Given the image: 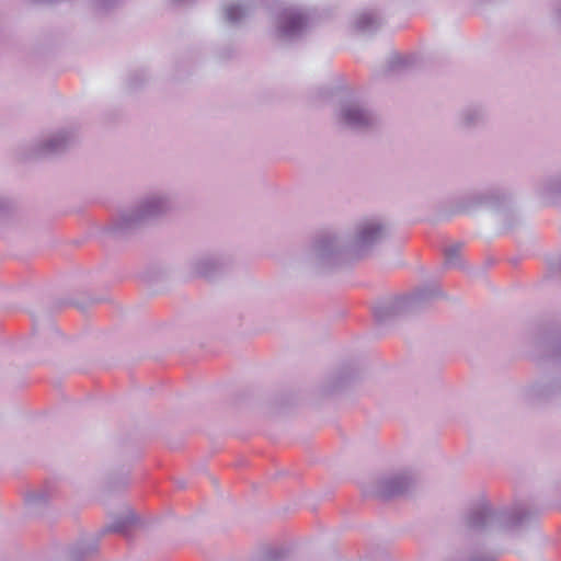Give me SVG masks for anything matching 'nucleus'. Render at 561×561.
<instances>
[{
    "mask_svg": "<svg viewBox=\"0 0 561 561\" xmlns=\"http://www.w3.org/2000/svg\"><path fill=\"white\" fill-rule=\"evenodd\" d=\"M100 536L80 538L70 543L62 552L60 561H90L93 560L100 551Z\"/></svg>",
    "mask_w": 561,
    "mask_h": 561,
    "instance_id": "obj_14",
    "label": "nucleus"
},
{
    "mask_svg": "<svg viewBox=\"0 0 561 561\" xmlns=\"http://www.w3.org/2000/svg\"><path fill=\"white\" fill-rule=\"evenodd\" d=\"M463 243L457 242L445 250V266L446 267H456L461 266L460 264V250L462 249Z\"/></svg>",
    "mask_w": 561,
    "mask_h": 561,
    "instance_id": "obj_25",
    "label": "nucleus"
},
{
    "mask_svg": "<svg viewBox=\"0 0 561 561\" xmlns=\"http://www.w3.org/2000/svg\"><path fill=\"white\" fill-rule=\"evenodd\" d=\"M252 10V4L248 2L230 3L224 7L222 16L225 22L232 26H237L251 13Z\"/></svg>",
    "mask_w": 561,
    "mask_h": 561,
    "instance_id": "obj_22",
    "label": "nucleus"
},
{
    "mask_svg": "<svg viewBox=\"0 0 561 561\" xmlns=\"http://www.w3.org/2000/svg\"><path fill=\"white\" fill-rule=\"evenodd\" d=\"M99 301H100V299H96V298H95V299H92V300H91V304H96V302H99Z\"/></svg>",
    "mask_w": 561,
    "mask_h": 561,
    "instance_id": "obj_36",
    "label": "nucleus"
},
{
    "mask_svg": "<svg viewBox=\"0 0 561 561\" xmlns=\"http://www.w3.org/2000/svg\"><path fill=\"white\" fill-rule=\"evenodd\" d=\"M137 523V517L134 512L128 511L123 516H116L113 522L104 526L98 534L100 538L108 533L119 534L127 537L131 527Z\"/></svg>",
    "mask_w": 561,
    "mask_h": 561,
    "instance_id": "obj_21",
    "label": "nucleus"
},
{
    "mask_svg": "<svg viewBox=\"0 0 561 561\" xmlns=\"http://www.w3.org/2000/svg\"><path fill=\"white\" fill-rule=\"evenodd\" d=\"M518 399L528 407H542L561 399V373L549 371L539 375L519 387Z\"/></svg>",
    "mask_w": 561,
    "mask_h": 561,
    "instance_id": "obj_8",
    "label": "nucleus"
},
{
    "mask_svg": "<svg viewBox=\"0 0 561 561\" xmlns=\"http://www.w3.org/2000/svg\"><path fill=\"white\" fill-rule=\"evenodd\" d=\"M122 0H92L94 9L100 13H106L121 4Z\"/></svg>",
    "mask_w": 561,
    "mask_h": 561,
    "instance_id": "obj_28",
    "label": "nucleus"
},
{
    "mask_svg": "<svg viewBox=\"0 0 561 561\" xmlns=\"http://www.w3.org/2000/svg\"><path fill=\"white\" fill-rule=\"evenodd\" d=\"M79 141V133L76 127H60L31 141L26 147V157L32 159L57 158L72 150Z\"/></svg>",
    "mask_w": 561,
    "mask_h": 561,
    "instance_id": "obj_7",
    "label": "nucleus"
},
{
    "mask_svg": "<svg viewBox=\"0 0 561 561\" xmlns=\"http://www.w3.org/2000/svg\"><path fill=\"white\" fill-rule=\"evenodd\" d=\"M523 217L516 209H507L503 215V225L506 229L511 230L516 226L522 225Z\"/></svg>",
    "mask_w": 561,
    "mask_h": 561,
    "instance_id": "obj_26",
    "label": "nucleus"
},
{
    "mask_svg": "<svg viewBox=\"0 0 561 561\" xmlns=\"http://www.w3.org/2000/svg\"><path fill=\"white\" fill-rule=\"evenodd\" d=\"M479 195L481 197L482 207L489 208L495 213L510 208L514 201L513 192L499 185L479 190Z\"/></svg>",
    "mask_w": 561,
    "mask_h": 561,
    "instance_id": "obj_16",
    "label": "nucleus"
},
{
    "mask_svg": "<svg viewBox=\"0 0 561 561\" xmlns=\"http://www.w3.org/2000/svg\"><path fill=\"white\" fill-rule=\"evenodd\" d=\"M51 497V490L48 486H43L27 492L24 496V503L28 513L41 515L49 506Z\"/></svg>",
    "mask_w": 561,
    "mask_h": 561,
    "instance_id": "obj_20",
    "label": "nucleus"
},
{
    "mask_svg": "<svg viewBox=\"0 0 561 561\" xmlns=\"http://www.w3.org/2000/svg\"><path fill=\"white\" fill-rule=\"evenodd\" d=\"M14 208L15 205L11 199L0 195V217L11 214Z\"/></svg>",
    "mask_w": 561,
    "mask_h": 561,
    "instance_id": "obj_30",
    "label": "nucleus"
},
{
    "mask_svg": "<svg viewBox=\"0 0 561 561\" xmlns=\"http://www.w3.org/2000/svg\"><path fill=\"white\" fill-rule=\"evenodd\" d=\"M359 374L360 370L357 364H344L319 383L316 393L320 398L335 397L353 385L358 379Z\"/></svg>",
    "mask_w": 561,
    "mask_h": 561,
    "instance_id": "obj_12",
    "label": "nucleus"
},
{
    "mask_svg": "<svg viewBox=\"0 0 561 561\" xmlns=\"http://www.w3.org/2000/svg\"><path fill=\"white\" fill-rule=\"evenodd\" d=\"M128 484V474L127 472L119 473V477L116 479L115 476H110L107 478V485L111 491H116L121 488H124Z\"/></svg>",
    "mask_w": 561,
    "mask_h": 561,
    "instance_id": "obj_29",
    "label": "nucleus"
},
{
    "mask_svg": "<svg viewBox=\"0 0 561 561\" xmlns=\"http://www.w3.org/2000/svg\"><path fill=\"white\" fill-rule=\"evenodd\" d=\"M174 208L173 196L165 191H150L139 196L129 207L119 211L104 232L114 240H127L141 228L152 226Z\"/></svg>",
    "mask_w": 561,
    "mask_h": 561,
    "instance_id": "obj_1",
    "label": "nucleus"
},
{
    "mask_svg": "<svg viewBox=\"0 0 561 561\" xmlns=\"http://www.w3.org/2000/svg\"><path fill=\"white\" fill-rule=\"evenodd\" d=\"M290 550L286 547L264 548L256 561H287Z\"/></svg>",
    "mask_w": 561,
    "mask_h": 561,
    "instance_id": "obj_23",
    "label": "nucleus"
},
{
    "mask_svg": "<svg viewBox=\"0 0 561 561\" xmlns=\"http://www.w3.org/2000/svg\"><path fill=\"white\" fill-rule=\"evenodd\" d=\"M335 123L340 130L355 136L377 131L381 121L367 104L355 99L342 100L335 113Z\"/></svg>",
    "mask_w": 561,
    "mask_h": 561,
    "instance_id": "obj_6",
    "label": "nucleus"
},
{
    "mask_svg": "<svg viewBox=\"0 0 561 561\" xmlns=\"http://www.w3.org/2000/svg\"><path fill=\"white\" fill-rule=\"evenodd\" d=\"M411 66V59L400 55H393L389 58L386 72L391 75L400 73Z\"/></svg>",
    "mask_w": 561,
    "mask_h": 561,
    "instance_id": "obj_24",
    "label": "nucleus"
},
{
    "mask_svg": "<svg viewBox=\"0 0 561 561\" xmlns=\"http://www.w3.org/2000/svg\"><path fill=\"white\" fill-rule=\"evenodd\" d=\"M480 198L479 190L456 197L449 202L445 216L449 218L460 214H472L482 208Z\"/></svg>",
    "mask_w": 561,
    "mask_h": 561,
    "instance_id": "obj_19",
    "label": "nucleus"
},
{
    "mask_svg": "<svg viewBox=\"0 0 561 561\" xmlns=\"http://www.w3.org/2000/svg\"><path fill=\"white\" fill-rule=\"evenodd\" d=\"M353 259L348 234L336 231H323L317 234L310 245L297 254L293 265L313 274H327L336 271Z\"/></svg>",
    "mask_w": 561,
    "mask_h": 561,
    "instance_id": "obj_2",
    "label": "nucleus"
},
{
    "mask_svg": "<svg viewBox=\"0 0 561 561\" xmlns=\"http://www.w3.org/2000/svg\"><path fill=\"white\" fill-rule=\"evenodd\" d=\"M148 73L145 70H136L128 76V87L131 90L140 88L147 80Z\"/></svg>",
    "mask_w": 561,
    "mask_h": 561,
    "instance_id": "obj_27",
    "label": "nucleus"
},
{
    "mask_svg": "<svg viewBox=\"0 0 561 561\" xmlns=\"http://www.w3.org/2000/svg\"><path fill=\"white\" fill-rule=\"evenodd\" d=\"M552 22L561 30V0L552 2Z\"/></svg>",
    "mask_w": 561,
    "mask_h": 561,
    "instance_id": "obj_31",
    "label": "nucleus"
},
{
    "mask_svg": "<svg viewBox=\"0 0 561 561\" xmlns=\"http://www.w3.org/2000/svg\"><path fill=\"white\" fill-rule=\"evenodd\" d=\"M390 222L379 215H367L358 218L353 225L350 248L353 259L363 260L373 256L389 239Z\"/></svg>",
    "mask_w": 561,
    "mask_h": 561,
    "instance_id": "obj_5",
    "label": "nucleus"
},
{
    "mask_svg": "<svg viewBox=\"0 0 561 561\" xmlns=\"http://www.w3.org/2000/svg\"><path fill=\"white\" fill-rule=\"evenodd\" d=\"M176 485L180 489H184L186 486V482L184 480H176Z\"/></svg>",
    "mask_w": 561,
    "mask_h": 561,
    "instance_id": "obj_33",
    "label": "nucleus"
},
{
    "mask_svg": "<svg viewBox=\"0 0 561 561\" xmlns=\"http://www.w3.org/2000/svg\"><path fill=\"white\" fill-rule=\"evenodd\" d=\"M196 0H171L172 4L179 8L188 7L195 3Z\"/></svg>",
    "mask_w": 561,
    "mask_h": 561,
    "instance_id": "obj_32",
    "label": "nucleus"
},
{
    "mask_svg": "<svg viewBox=\"0 0 561 561\" xmlns=\"http://www.w3.org/2000/svg\"><path fill=\"white\" fill-rule=\"evenodd\" d=\"M417 484L416 476L410 470H401L383 474L365 486L366 496L389 501L404 496L414 491Z\"/></svg>",
    "mask_w": 561,
    "mask_h": 561,
    "instance_id": "obj_9",
    "label": "nucleus"
},
{
    "mask_svg": "<svg viewBox=\"0 0 561 561\" xmlns=\"http://www.w3.org/2000/svg\"><path fill=\"white\" fill-rule=\"evenodd\" d=\"M537 513L524 504L495 507L486 501L471 505L463 516L466 527L476 534L519 533L536 523Z\"/></svg>",
    "mask_w": 561,
    "mask_h": 561,
    "instance_id": "obj_3",
    "label": "nucleus"
},
{
    "mask_svg": "<svg viewBox=\"0 0 561 561\" xmlns=\"http://www.w3.org/2000/svg\"><path fill=\"white\" fill-rule=\"evenodd\" d=\"M533 359L538 366L550 362L561 364V330L536 343Z\"/></svg>",
    "mask_w": 561,
    "mask_h": 561,
    "instance_id": "obj_15",
    "label": "nucleus"
},
{
    "mask_svg": "<svg viewBox=\"0 0 561 561\" xmlns=\"http://www.w3.org/2000/svg\"><path fill=\"white\" fill-rule=\"evenodd\" d=\"M187 265L192 277L213 280L232 267L233 259L224 252H204L193 256Z\"/></svg>",
    "mask_w": 561,
    "mask_h": 561,
    "instance_id": "obj_10",
    "label": "nucleus"
},
{
    "mask_svg": "<svg viewBox=\"0 0 561 561\" xmlns=\"http://www.w3.org/2000/svg\"><path fill=\"white\" fill-rule=\"evenodd\" d=\"M556 271L561 275V257L559 259V261L557 262L556 264Z\"/></svg>",
    "mask_w": 561,
    "mask_h": 561,
    "instance_id": "obj_34",
    "label": "nucleus"
},
{
    "mask_svg": "<svg viewBox=\"0 0 561 561\" xmlns=\"http://www.w3.org/2000/svg\"><path fill=\"white\" fill-rule=\"evenodd\" d=\"M310 30V15L299 8H284L276 21V36L283 42L301 39Z\"/></svg>",
    "mask_w": 561,
    "mask_h": 561,
    "instance_id": "obj_11",
    "label": "nucleus"
},
{
    "mask_svg": "<svg viewBox=\"0 0 561 561\" xmlns=\"http://www.w3.org/2000/svg\"><path fill=\"white\" fill-rule=\"evenodd\" d=\"M383 16L378 10H365L354 15L353 30L362 36H371L383 24Z\"/></svg>",
    "mask_w": 561,
    "mask_h": 561,
    "instance_id": "obj_18",
    "label": "nucleus"
},
{
    "mask_svg": "<svg viewBox=\"0 0 561 561\" xmlns=\"http://www.w3.org/2000/svg\"><path fill=\"white\" fill-rule=\"evenodd\" d=\"M488 108L480 103H470L459 108L456 114V127L466 134H472L486 126Z\"/></svg>",
    "mask_w": 561,
    "mask_h": 561,
    "instance_id": "obj_13",
    "label": "nucleus"
},
{
    "mask_svg": "<svg viewBox=\"0 0 561 561\" xmlns=\"http://www.w3.org/2000/svg\"><path fill=\"white\" fill-rule=\"evenodd\" d=\"M439 297H444L442 289L431 284L419 287L409 295L380 298L374 306L375 321L380 327L391 325L401 318L420 312Z\"/></svg>",
    "mask_w": 561,
    "mask_h": 561,
    "instance_id": "obj_4",
    "label": "nucleus"
},
{
    "mask_svg": "<svg viewBox=\"0 0 561 561\" xmlns=\"http://www.w3.org/2000/svg\"><path fill=\"white\" fill-rule=\"evenodd\" d=\"M75 306L81 310H84L85 309V305L83 304H79V302H76Z\"/></svg>",
    "mask_w": 561,
    "mask_h": 561,
    "instance_id": "obj_35",
    "label": "nucleus"
},
{
    "mask_svg": "<svg viewBox=\"0 0 561 561\" xmlns=\"http://www.w3.org/2000/svg\"><path fill=\"white\" fill-rule=\"evenodd\" d=\"M536 194L546 205H561V170L545 176L538 183Z\"/></svg>",
    "mask_w": 561,
    "mask_h": 561,
    "instance_id": "obj_17",
    "label": "nucleus"
}]
</instances>
